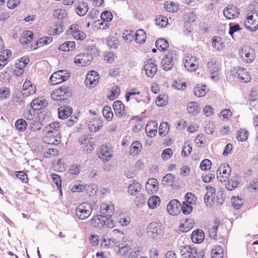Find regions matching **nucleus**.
Segmentation results:
<instances>
[{"label":"nucleus","instance_id":"obj_1","mask_svg":"<svg viewBox=\"0 0 258 258\" xmlns=\"http://www.w3.org/2000/svg\"><path fill=\"white\" fill-rule=\"evenodd\" d=\"M164 233L162 226L157 222H152L147 227V236L152 239H160L163 236Z\"/></svg>","mask_w":258,"mask_h":258},{"label":"nucleus","instance_id":"obj_2","mask_svg":"<svg viewBox=\"0 0 258 258\" xmlns=\"http://www.w3.org/2000/svg\"><path fill=\"white\" fill-rule=\"evenodd\" d=\"M245 28L251 31H255L258 28V12L254 9L248 10L244 21Z\"/></svg>","mask_w":258,"mask_h":258},{"label":"nucleus","instance_id":"obj_3","mask_svg":"<svg viewBox=\"0 0 258 258\" xmlns=\"http://www.w3.org/2000/svg\"><path fill=\"white\" fill-rule=\"evenodd\" d=\"M72 93L70 87L62 85L53 90L51 94V98L56 101L64 100L70 96Z\"/></svg>","mask_w":258,"mask_h":258},{"label":"nucleus","instance_id":"obj_4","mask_svg":"<svg viewBox=\"0 0 258 258\" xmlns=\"http://www.w3.org/2000/svg\"><path fill=\"white\" fill-rule=\"evenodd\" d=\"M240 58L244 63H251L255 59V53L254 50L247 45L242 46L238 52Z\"/></svg>","mask_w":258,"mask_h":258},{"label":"nucleus","instance_id":"obj_5","mask_svg":"<svg viewBox=\"0 0 258 258\" xmlns=\"http://www.w3.org/2000/svg\"><path fill=\"white\" fill-rule=\"evenodd\" d=\"M92 206L88 202H84L79 205L76 209V215L80 220H85L91 214Z\"/></svg>","mask_w":258,"mask_h":258},{"label":"nucleus","instance_id":"obj_6","mask_svg":"<svg viewBox=\"0 0 258 258\" xmlns=\"http://www.w3.org/2000/svg\"><path fill=\"white\" fill-rule=\"evenodd\" d=\"M231 174V167L227 163L220 164L216 171L217 179L221 182H226L230 178Z\"/></svg>","mask_w":258,"mask_h":258},{"label":"nucleus","instance_id":"obj_7","mask_svg":"<svg viewBox=\"0 0 258 258\" xmlns=\"http://www.w3.org/2000/svg\"><path fill=\"white\" fill-rule=\"evenodd\" d=\"M70 77V73L67 70H59L53 73L50 77L51 85H56L68 80Z\"/></svg>","mask_w":258,"mask_h":258},{"label":"nucleus","instance_id":"obj_8","mask_svg":"<svg viewBox=\"0 0 258 258\" xmlns=\"http://www.w3.org/2000/svg\"><path fill=\"white\" fill-rule=\"evenodd\" d=\"M67 34L77 40H84L86 37L85 32L82 28L78 24H72L67 31Z\"/></svg>","mask_w":258,"mask_h":258},{"label":"nucleus","instance_id":"obj_9","mask_svg":"<svg viewBox=\"0 0 258 258\" xmlns=\"http://www.w3.org/2000/svg\"><path fill=\"white\" fill-rule=\"evenodd\" d=\"M79 142L84 145V150L87 153H90L94 150L95 140L93 138L84 135L79 138Z\"/></svg>","mask_w":258,"mask_h":258},{"label":"nucleus","instance_id":"obj_10","mask_svg":"<svg viewBox=\"0 0 258 258\" xmlns=\"http://www.w3.org/2000/svg\"><path fill=\"white\" fill-rule=\"evenodd\" d=\"M112 233L113 236L108 240L104 239L102 241L101 246L103 248H113L114 249L118 242L117 240L115 237V236L116 235H119V236L123 235V233L117 229H113Z\"/></svg>","mask_w":258,"mask_h":258},{"label":"nucleus","instance_id":"obj_11","mask_svg":"<svg viewBox=\"0 0 258 258\" xmlns=\"http://www.w3.org/2000/svg\"><path fill=\"white\" fill-rule=\"evenodd\" d=\"M184 67L190 72L196 71L199 67V62L197 57L191 55H186L183 59Z\"/></svg>","mask_w":258,"mask_h":258},{"label":"nucleus","instance_id":"obj_12","mask_svg":"<svg viewBox=\"0 0 258 258\" xmlns=\"http://www.w3.org/2000/svg\"><path fill=\"white\" fill-rule=\"evenodd\" d=\"M233 75L241 83H247L251 80L249 73L244 68L237 67L232 71Z\"/></svg>","mask_w":258,"mask_h":258},{"label":"nucleus","instance_id":"obj_13","mask_svg":"<svg viewBox=\"0 0 258 258\" xmlns=\"http://www.w3.org/2000/svg\"><path fill=\"white\" fill-rule=\"evenodd\" d=\"M112 150L107 146L103 145L99 149L97 155L98 157L103 162L108 161L112 157Z\"/></svg>","mask_w":258,"mask_h":258},{"label":"nucleus","instance_id":"obj_14","mask_svg":"<svg viewBox=\"0 0 258 258\" xmlns=\"http://www.w3.org/2000/svg\"><path fill=\"white\" fill-rule=\"evenodd\" d=\"M36 90V86L33 85L30 81L26 80L23 85L21 93L23 97L25 98L34 95Z\"/></svg>","mask_w":258,"mask_h":258},{"label":"nucleus","instance_id":"obj_15","mask_svg":"<svg viewBox=\"0 0 258 258\" xmlns=\"http://www.w3.org/2000/svg\"><path fill=\"white\" fill-rule=\"evenodd\" d=\"M92 57L88 53L79 54L74 58V63L78 67H85L92 61Z\"/></svg>","mask_w":258,"mask_h":258},{"label":"nucleus","instance_id":"obj_16","mask_svg":"<svg viewBox=\"0 0 258 258\" xmlns=\"http://www.w3.org/2000/svg\"><path fill=\"white\" fill-rule=\"evenodd\" d=\"M100 212L103 216L111 217L115 212L114 204L111 202L102 203L100 206Z\"/></svg>","mask_w":258,"mask_h":258},{"label":"nucleus","instance_id":"obj_17","mask_svg":"<svg viewBox=\"0 0 258 258\" xmlns=\"http://www.w3.org/2000/svg\"><path fill=\"white\" fill-rule=\"evenodd\" d=\"M99 80V76L98 73L95 71H91L86 75V85L89 87H94L98 83Z\"/></svg>","mask_w":258,"mask_h":258},{"label":"nucleus","instance_id":"obj_18","mask_svg":"<svg viewBox=\"0 0 258 258\" xmlns=\"http://www.w3.org/2000/svg\"><path fill=\"white\" fill-rule=\"evenodd\" d=\"M223 15L228 19H234L238 17L239 10L235 6L229 5L224 9Z\"/></svg>","mask_w":258,"mask_h":258},{"label":"nucleus","instance_id":"obj_19","mask_svg":"<svg viewBox=\"0 0 258 258\" xmlns=\"http://www.w3.org/2000/svg\"><path fill=\"white\" fill-rule=\"evenodd\" d=\"M144 69L148 77H153L157 72V67L154 60L150 59L145 62Z\"/></svg>","mask_w":258,"mask_h":258},{"label":"nucleus","instance_id":"obj_20","mask_svg":"<svg viewBox=\"0 0 258 258\" xmlns=\"http://www.w3.org/2000/svg\"><path fill=\"white\" fill-rule=\"evenodd\" d=\"M181 204L178 200H171L167 206V210L170 215L175 216L180 213Z\"/></svg>","mask_w":258,"mask_h":258},{"label":"nucleus","instance_id":"obj_21","mask_svg":"<svg viewBox=\"0 0 258 258\" xmlns=\"http://www.w3.org/2000/svg\"><path fill=\"white\" fill-rule=\"evenodd\" d=\"M208 71L211 74V78L214 79L219 75L220 64L218 61L211 60L207 64Z\"/></svg>","mask_w":258,"mask_h":258},{"label":"nucleus","instance_id":"obj_22","mask_svg":"<svg viewBox=\"0 0 258 258\" xmlns=\"http://www.w3.org/2000/svg\"><path fill=\"white\" fill-rule=\"evenodd\" d=\"M53 41L51 37L45 36L39 38L34 43L31 44L30 49L34 50L38 48L43 47L51 43Z\"/></svg>","mask_w":258,"mask_h":258},{"label":"nucleus","instance_id":"obj_23","mask_svg":"<svg viewBox=\"0 0 258 258\" xmlns=\"http://www.w3.org/2000/svg\"><path fill=\"white\" fill-rule=\"evenodd\" d=\"M159 183L157 180L154 178L149 179L146 184V189L150 195L156 193L158 189Z\"/></svg>","mask_w":258,"mask_h":258},{"label":"nucleus","instance_id":"obj_24","mask_svg":"<svg viewBox=\"0 0 258 258\" xmlns=\"http://www.w3.org/2000/svg\"><path fill=\"white\" fill-rule=\"evenodd\" d=\"M180 253L182 258H191L192 255L197 253V249L188 245L181 246Z\"/></svg>","mask_w":258,"mask_h":258},{"label":"nucleus","instance_id":"obj_25","mask_svg":"<svg viewBox=\"0 0 258 258\" xmlns=\"http://www.w3.org/2000/svg\"><path fill=\"white\" fill-rule=\"evenodd\" d=\"M131 250V245L130 243L124 241L116 245L114 250L117 254L124 255Z\"/></svg>","mask_w":258,"mask_h":258},{"label":"nucleus","instance_id":"obj_26","mask_svg":"<svg viewBox=\"0 0 258 258\" xmlns=\"http://www.w3.org/2000/svg\"><path fill=\"white\" fill-rule=\"evenodd\" d=\"M222 224V220L216 218L212 224L210 225L209 228V234L210 237L214 238L217 236L218 228L219 225Z\"/></svg>","mask_w":258,"mask_h":258},{"label":"nucleus","instance_id":"obj_27","mask_svg":"<svg viewBox=\"0 0 258 258\" xmlns=\"http://www.w3.org/2000/svg\"><path fill=\"white\" fill-rule=\"evenodd\" d=\"M158 124L155 121L148 122L145 127L147 135L150 137H154L157 134Z\"/></svg>","mask_w":258,"mask_h":258},{"label":"nucleus","instance_id":"obj_28","mask_svg":"<svg viewBox=\"0 0 258 258\" xmlns=\"http://www.w3.org/2000/svg\"><path fill=\"white\" fill-rule=\"evenodd\" d=\"M207 192L205 196V202L207 205H211L214 203L216 190L214 187L206 186Z\"/></svg>","mask_w":258,"mask_h":258},{"label":"nucleus","instance_id":"obj_29","mask_svg":"<svg viewBox=\"0 0 258 258\" xmlns=\"http://www.w3.org/2000/svg\"><path fill=\"white\" fill-rule=\"evenodd\" d=\"M44 142L50 145H58L61 142V136L60 134L56 135H53L48 133L43 138Z\"/></svg>","mask_w":258,"mask_h":258},{"label":"nucleus","instance_id":"obj_30","mask_svg":"<svg viewBox=\"0 0 258 258\" xmlns=\"http://www.w3.org/2000/svg\"><path fill=\"white\" fill-rule=\"evenodd\" d=\"M104 219H106L105 216L103 215H96L92 218L90 223L94 227L102 228L105 226Z\"/></svg>","mask_w":258,"mask_h":258},{"label":"nucleus","instance_id":"obj_31","mask_svg":"<svg viewBox=\"0 0 258 258\" xmlns=\"http://www.w3.org/2000/svg\"><path fill=\"white\" fill-rule=\"evenodd\" d=\"M73 113V109L70 106L63 105L58 109V117L64 119L70 116Z\"/></svg>","mask_w":258,"mask_h":258},{"label":"nucleus","instance_id":"obj_32","mask_svg":"<svg viewBox=\"0 0 258 258\" xmlns=\"http://www.w3.org/2000/svg\"><path fill=\"white\" fill-rule=\"evenodd\" d=\"M194 221L192 219H186L179 226V230L182 232H187L190 231L194 226Z\"/></svg>","mask_w":258,"mask_h":258},{"label":"nucleus","instance_id":"obj_33","mask_svg":"<svg viewBox=\"0 0 258 258\" xmlns=\"http://www.w3.org/2000/svg\"><path fill=\"white\" fill-rule=\"evenodd\" d=\"M103 126L102 121L101 119L94 118L89 122V129L91 132H96L99 131Z\"/></svg>","mask_w":258,"mask_h":258},{"label":"nucleus","instance_id":"obj_34","mask_svg":"<svg viewBox=\"0 0 258 258\" xmlns=\"http://www.w3.org/2000/svg\"><path fill=\"white\" fill-rule=\"evenodd\" d=\"M205 238V234L203 230L198 229L192 232L191 239L193 242L195 243H201Z\"/></svg>","mask_w":258,"mask_h":258},{"label":"nucleus","instance_id":"obj_35","mask_svg":"<svg viewBox=\"0 0 258 258\" xmlns=\"http://www.w3.org/2000/svg\"><path fill=\"white\" fill-rule=\"evenodd\" d=\"M113 107L116 115L122 116L125 114V106L120 101H115L113 104Z\"/></svg>","mask_w":258,"mask_h":258},{"label":"nucleus","instance_id":"obj_36","mask_svg":"<svg viewBox=\"0 0 258 258\" xmlns=\"http://www.w3.org/2000/svg\"><path fill=\"white\" fill-rule=\"evenodd\" d=\"M200 106L197 102L191 101L187 104V111L188 114L196 115L200 112Z\"/></svg>","mask_w":258,"mask_h":258},{"label":"nucleus","instance_id":"obj_37","mask_svg":"<svg viewBox=\"0 0 258 258\" xmlns=\"http://www.w3.org/2000/svg\"><path fill=\"white\" fill-rule=\"evenodd\" d=\"M226 181V187L229 190H232L236 188L239 184V177L236 175H233Z\"/></svg>","mask_w":258,"mask_h":258},{"label":"nucleus","instance_id":"obj_38","mask_svg":"<svg viewBox=\"0 0 258 258\" xmlns=\"http://www.w3.org/2000/svg\"><path fill=\"white\" fill-rule=\"evenodd\" d=\"M117 220L118 223L122 226H126L130 224L131 218L127 213L122 212L117 215Z\"/></svg>","mask_w":258,"mask_h":258},{"label":"nucleus","instance_id":"obj_39","mask_svg":"<svg viewBox=\"0 0 258 258\" xmlns=\"http://www.w3.org/2000/svg\"><path fill=\"white\" fill-rule=\"evenodd\" d=\"M249 134V132L246 128H240L237 131L235 137L238 141L244 142L247 141Z\"/></svg>","mask_w":258,"mask_h":258},{"label":"nucleus","instance_id":"obj_40","mask_svg":"<svg viewBox=\"0 0 258 258\" xmlns=\"http://www.w3.org/2000/svg\"><path fill=\"white\" fill-rule=\"evenodd\" d=\"M12 52L9 49H5L0 52V70L8 63V59Z\"/></svg>","mask_w":258,"mask_h":258},{"label":"nucleus","instance_id":"obj_41","mask_svg":"<svg viewBox=\"0 0 258 258\" xmlns=\"http://www.w3.org/2000/svg\"><path fill=\"white\" fill-rule=\"evenodd\" d=\"M47 105L45 100H40L39 98L33 99L31 102L30 106L32 109L34 110H39L44 108Z\"/></svg>","mask_w":258,"mask_h":258},{"label":"nucleus","instance_id":"obj_42","mask_svg":"<svg viewBox=\"0 0 258 258\" xmlns=\"http://www.w3.org/2000/svg\"><path fill=\"white\" fill-rule=\"evenodd\" d=\"M142 150V145L138 141L132 143L130 149V154L132 156H136L140 154Z\"/></svg>","mask_w":258,"mask_h":258},{"label":"nucleus","instance_id":"obj_43","mask_svg":"<svg viewBox=\"0 0 258 258\" xmlns=\"http://www.w3.org/2000/svg\"><path fill=\"white\" fill-rule=\"evenodd\" d=\"M89 10L88 5L87 3L80 2H79L76 8L77 14L80 16H84Z\"/></svg>","mask_w":258,"mask_h":258},{"label":"nucleus","instance_id":"obj_44","mask_svg":"<svg viewBox=\"0 0 258 258\" xmlns=\"http://www.w3.org/2000/svg\"><path fill=\"white\" fill-rule=\"evenodd\" d=\"M34 33L32 31L27 30L23 32L20 41L22 44H26L30 43L33 39Z\"/></svg>","mask_w":258,"mask_h":258},{"label":"nucleus","instance_id":"obj_45","mask_svg":"<svg viewBox=\"0 0 258 258\" xmlns=\"http://www.w3.org/2000/svg\"><path fill=\"white\" fill-rule=\"evenodd\" d=\"M160 198L157 196L153 195L148 199V205L149 208L154 209L160 205Z\"/></svg>","mask_w":258,"mask_h":258},{"label":"nucleus","instance_id":"obj_46","mask_svg":"<svg viewBox=\"0 0 258 258\" xmlns=\"http://www.w3.org/2000/svg\"><path fill=\"white\" fill-rule=\"evenodd\" d=\"M63 31V26L60 24H55L51 26H50L47 30L48 33L50 35H59Z\"/></svg>","mask_w":258,"mask_h":258},{"label":"nucleus","instance_id":"obj_47","mask_svg":"<svg viewBox=\"0 0 258 258\" xmlns=\"http://www.w3.org/2000/svg\"><path fill=\"white\" fill-rule=\"evenodd\" d=\"M161 65L165 71H168L170 70L173 66L172 58L170 56L166 55L163 59H162L161 61Z\"/></svg>","mask_w":258,"mask_h":258},{"label":"nucleus","instance_id":"obj_48","mask_svg":"<svg viewBox=\"0 0 258 258\" xmlns=\"http://www.w3.org/2000/svg\"><path fill=\"white\" fill-rule=\"evenodd\" d=\"M141 184L136 181H134L128 186V192L131 195H136L140 191L141 189Z\"/></svg>","mask_w":258,"mask_h":258},{"label":"nucleus","instance_id":"obj_49","mask_svg":"<svg viewBox=\"0 0 258 258\" xmlns=\"http://www.w3.org/2000/svg\"><path fill=\"white\" fill-rule=\"evenodd\" d=\"M194 94L195 96L201 97L204 96L207 93L206 86L198 84L195 87Z\"/></svg>","mask_w":258,"mask_h":258},{"label":"nucleus","instance_id":"obj_50","mask_svg":"<svg viewBox=\"0 0 258 258\" xmlns=\"http://www.w3.org/2000/svg\"><path fill=\"white\" fill-rule=\"evenodd\" d=\"M135 40L137 43H143L146 39V34L143 29H139L135 34Z\"/></svg>","mask_w":258,"mask_h":258},{"label":"nucleus","instance_id":"obj_51","mask_svg":"<svg viewBox=\"0 0 258 258\" xmlns=\"http://www.w3.org/2000/svg\"><path fill=\"white\" fill-rule=\"evenodd\" d=\"M76 47V43L74 41H67L61 44L58 49L63 51L73 50Z\"/></svg>","mask_w":258,"mask_h":258},{"label":"nucleus","instance_id":"obj_52","mask_svg":"<svg viewBox=\"0 0 258 258\" xmlns=\"http://www.w3.org/2000/svg\"><path fill=\"white\" fill-rule=\"evenodd\" d=\"M15 126L18 132H23L27 129V123L24 119L20 118L16 121Z\"/></svg>","mask_w":258,"mask_h":258},{"label":"nucleus","instance_id":"obj_53","mask_svg":"<svg viewBox=\"0 0 258 258\" xmlns=\"http://www.w3.org/2000/svg\"><path fill=\"white\" fill-rule=\"evenodd\" d=\"M156 46L160 51H164L169 47V43L167 40L160 38L156 41Z\"/></svg>","mask_w":258,"mask_h":258},{"label":"nucleus","instance_id":"obj_54","mask_svg":"<svg viewBox=\"0 0 258 258\" xmlns=\"http://www.w3.org/2000/svg\"><path fill=\"white\" fill-rule=\"evenodd\" d=\"M223 249L220 246H216L211 251V258H223Z\"/></svg>","mask_w":258,"mask_h":258},{"label":"nucleus","instance_id":"obj_55","mask_svg":"<svg viewBox=\"0 0 258 258\" xmlns=\"http://www.w3.org/2000/svg\"><path fill=\"white\" fill-rule=\"evenodd\" d=\"M53 16L55 18L61 20L67 17L68 13L65 9H57L53 11Z\"/></svg>","mask_w":258,"mask_h":258},{"label":"nucleus","instance_id":"obj_56","mask_svg":"<svg viewBox=\"0 0 258 258\" xmlns=\"http://www.w3.org/2000/svg\"><path fill=\"white\" fill-rule=\"evenodd\" d=\"M170 129V125L167 122H162L160 123L159 127V134L161 136L166 135Z\"/></svg>","mask_w":258,"mask_h":258},{"label":"nucleus","instance_id":"obj_57","mask_svg":"<svg viewBox=\"0 0 258 258\" xmlns=\"http://www.w3.org/2000/svg\"><path fill=\"white\" fill-rule=\"evenodd\" d=\"M102 114L104 117L108 121H111L113 118V113L109 106H106L104 107L102 110Z\"/></svg>","mask_w":258,"mask_h":258},{"label":"nucleus","instance_id":"obj_58","mask_svg":"<svg viewBox=\"0 0 258 258\" xmlns=\"http://www.w3.org/2000/svg\"><path fill=\"white\" fill-rule=\"evenodd\" d=\"M60 127V123L57 121H54L50 123L46 126V130L48 133H52L54 132H57Z\"/></svg>","mask_w":258,"mask_h":258},{"label":"nucleus","instance_id":"obj_59","mask_svg":"<svg viewBox=\"0 0 258 258\" xmlns=\"http://www.w3.org/2000/svg\"><path fill=\"white\" fill-rule=\"evenodd\" d=\"M120 88L117 86H114L110 91V94L108 95V99L110 100H114L117 98L120 94Z\"/></svg>","mask_w":258,"mask_h":258},{"label":"nucleus","instance_id":"obj_60","mask_svg":"<svg viewBox=\"0 0 258 258\" xmlns=\"http://www.w3.org/2000/svg\"><path fill=\"white\" fill-rule=\"evenodd\" d=\"M168 103V97L164 94H160L156 100V104L159 107H163Z\"/></svg>","mask_w":258,"mask_h":258},{"label":"nucleus","instance_id":"obj_61","mask_svg":"<svg viewBox=\"0 0 258 258\" xmlns=\"http://www.w3.org/2000/svg\"><path fill=\"white\" fill-rule=\"evenodd\" d=\"M58 155V151L55 148L47 149L43 154V157L45 158H51Z\"/></svg>","mask_w":258,"mask_h":258},{"label":"nucleus","instance_id":"obj_62","mask_svg":"<svg viewBox=\"0 0 258 258\" xmlns=\"http://www.w3.org/2000/svg\"><path fill=\"white\" fill-rule=\"evenodd\" d=\"M174 176L171 173H168L163 177L162 181L167 186H172L174 183Z\"/></svg>","mask_w":258,"mask_h":258},{"label":"nucleus","instance_id":"obj_63","mask_svg":"<svg viewBox=\"0 0 258 258\" xmlns=\"http://www.w3.org/2000/svg\"><path fill=\"white\" fill-rule=\"evenodd\" d=\"M192 206L184 201L182 202V205H181V210L184 214L188 215L192 211Z\"/></svg>","mask_w":258,"mask_h":258},{"label":"nucleus","instance_id":"obj_64","mask_svg":"<svg viewBox=\"0 0 258 258\" xmlns=\"http://www.w3.org/2000/svg\"><path fill=\"white\" fill-rule=\"evenodd\" d=\"M135 34L133 31L126 30L122 33V37L126 42H131L133 40Z\"/></svg>","mask_w":258,"mask_h":258}]
</instances>
